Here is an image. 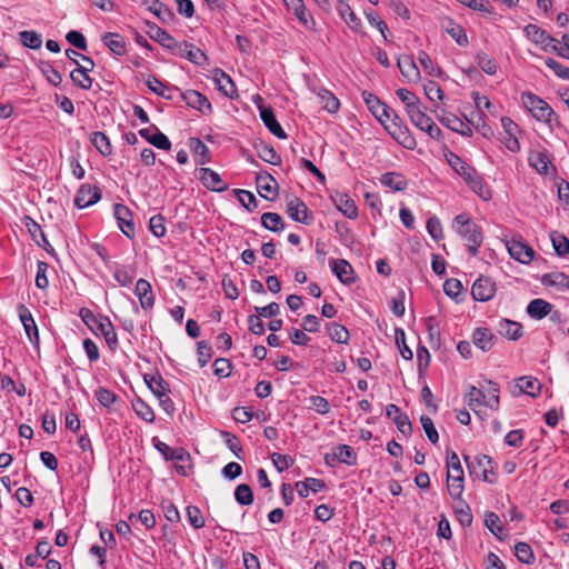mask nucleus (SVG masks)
I'll return each mask as SVG.
<instances>
[{"label": "nucleus", "instance_id": "nucleus-1", "mask_svg": "<svg viewBox=\"0 0 569 569\" xmlns=\"http://www.w3.org/2000/svg\"><path fill=\"white\" fill-rule=\"evenodd\" d=\"M450 167L463 178L467 184L475 191L481 199H491V191L489 187L483 182L482 177L477 170L466 163L460 157L450 152L448 157Z\"/></svg>", "mask_w": 569, "mask_h": 569}, {"label": "nucleus", "instance_id": "nucleus-2", "mask_svg": "<svg viewBox=\"0 0 569 569\" xmlns=\"http://www.w3.org/2000/svg\"><path fill=\"white\" fill-rule=\"evenodd\" d=\"M452 229L467 242L469 253L476 256L483 240L480 227L468 214L461 213L453 219Z\"/></svg>", "mask_w": 569, "mask_h": 569}, {"label": "nucleus", "instance_id": "nucleus-3", "mask_svg": "<svg viewBox=\"0 0 569 569\" xmlns=\"http://www.w3.org/2000/svg\"><path fill=\"white\" fill-rule=\"evenodd\" d=\"M79 316L94 335H101L108 347L114 350L118 346V338L110 319L104 316H96L88 308H81Z\"/></svg>", "mask_w": 569, "mask_h": 569}, {"label": "nucleus", "instance_id": "nucleus-4", "mask_svg": "<svg viewBox=\"0 0 569 569\" xmlns=\"http://www.w3.org/2000/svg\"><path fill=\"white\" fill-rule=\"evenodd\" d=\"M498 393V386L491 381L488 382V388L486 391L471 386L466 395L467 405L473 411H477V409L481 406L496 410L499 407Z\"/></svg>", "mask_w": 569, "mask_h": 569}, {"label": "nucleus", "instance_id": "nucleus-5", "mask_svg": "<svg viewBox=\"0 0 569 569\" xmlns=\"http://www.w3.org/2000/svg\"><path fill=\"white\" fill-rule=\"evenodd\" d=\"M523 107L538 121L550 122L553 116L551 107L538 96L531 92H525L521 96Z\"/></svg>", "mask_w": 569, "mask_h": 569}, {"label": "nucleus", "instance_id": "nucleus-6", "mask_svg": "<svg viewBox=\"0 0 569 569\" xmlns=\"http://www.w3.org/2000/svg\"><path fill=\"white\" fill-rule=\"evenodd\" d=\"M465 461L471 477L481 478L483 481L490 483L495 481V479L490 477V475H493V462L489 456L480 455L473 459L465 456Z\"/></svg>", "mask_w": 569, "mask_h": 569}, {"label": "nucleus", "instance_id": "nucleus-7", "mask_svg": "<svg viewBox=\"0 0 569 569\" xmlns=\"http://www.w3.org/2000/svg\"><path fill=\"white\" fill-rule=\"evenodd\" d=\"M410 121L413 126H416L421 131L426 132L430 138L435 140H440L442 137L441 129L433 122V120L428 117L421 109L418 107L413 111L408 113Z\"/></svg>", "mask_w": 569, "mask_h": 569}, {"label": "nucleus", "instance_id": "nucleus-8", "mask_svg": "<svg viewBox=\"0 0 569 569\" xmlns=\"http://www.w3.org/2000/svg\"><path fill=\"white\" fill-rule=\"evenodd\" d=\"M523 32L529 41L538 46L543 51H552L557 39L552 38L546 30L537 24H528L525 27Z\"/></svg>", "mask_w": 569, "mask_h": 569}, {"label": "nucleus", "instance_id": "nucleus-9", "mask_svg": "<svg viewBox=\"0 0 569 569\" xmlns=\"http://www.w3.org/2000/svg\"><path fill=\"white\" fill-rule=\"evenodd\" d=\"M287 10L292 13L299 23L307 30L316 29V20L307 9L303 0H289L284 3Z\"/></svg>", "mask_w": 569, "mask_h": 569}, {"label": "nucleus", "instance_id": "nucleus-10", "mask_svg": "<svg viewBox=\"0 0 569 569\" xmlns=\"http://www.w3.org/2000/svg\"><path fill=\"white\" fill-rule=\"evenodd\" d=\"M506 248L509 254L520 263H529L533 259V249L520 239L507 240Z\"/></svg>", "mask_w": 569, "mask_h": 569}, {"label": "nucleus", "instance_id": "nucleus-11", "mask_svg": "<svg viewBox=\"0 0 569 569\" xmlns=\"http://www.w3.org/2000/svg\"><path fill=\"white\" fill-rule=\"evenodd\" d=\"M173 51L194 64L204 66L208 63V57L206 53L189 42H177Z\"/></svg>", "mask_w": 569, "mask_h": 569}, {"label": "nucleus", "instance_id": "nucleus-12", "mask_svg": "<svg viewBox=\"0 0 569 569\" xmlns=\"http://www.w3.org/2000/svg\"><path fill=\"white\" fill-rule=\"evenodd\" d=\"M363 99L368 109L380 123L385 124L387 120L392 119V109L381 102L376 96L371 93H363Z\"/></svg>", "mask_w": 569, "mask_h": 569}, {"label": "nucleus", "instance_id": "nucleus-13", "mask_svg": "<svg viewBox=\"0 0 569 569\" xmlns=\"http://www.w3.org/2000/svg\"><path fill=\"white\" fill-rule=\"evenodd\" d=\"M101 198V191L97 187L82 184L76 193L74 204L80 208H87L97 203Z\"/></svg>", "mask_w": 569, "mask_h": 569}, {"label": "nucleus", "instance_id": "nucleus-14", "mask_svg": "<svg viewBox=\"0 0 569 569\" xmlns=\"http://www.w3.org/2000/svg\"><path fill=\"white\" fill-rule=\"evenodd\" d=\"M114 217L118 221L120 230L128 237L133 238L136 233L134 223L132 221V212L124 204L114 206Z\"/></svg>", "mask_w": 569, "mask_h": 569}, {"label": "nucleus", "instance_id": "nucleus-15", "mask_svg": "<svg viewBox=\"0 0 569 569\" xmlns=\"http://www.w3.org/2000/svg\"><path fill=\"white\" fill-rule=\"evenodd\" d=\"M81 60L87 62L88 66H80L79 68L71 71L70 77L74 83L82 89H89L92 84V79L88 76L94 67V62L87 56H81Z\"/></svg>", "mask_w": 569, "mask_h": 569}, {"label": "nucleus", "instance_id": "nucleus-16", "mask_svg": "<svg viewBox=\"0 0 569 569\" xmlns=\"http://www.w3.org/2000/svg\"><path fill=\"white\" fill-rule=\"evenodd\" d=\"M198 177L202 184L212 191L221 192L228 188V184L221 179L220 174L210 168H201Z\"/></svg>", "mask_w": 569, "mask_h": 569}, {"label": "nucleus", "instance_id": "nucleus-17", "mask_svg": "<svg viewBox=\"0 0 569 569\" xmlns=\"http://www.w3.org/2000/svg\"><path fill=\"white\" fill-rule=\"evenodd\" d=\"M256 183L258 192L262 198L272 200L277 196L278 182L269 173L263 172L258 174Z\"/></svg>", "mask_w": 569, "mask_h": 569}, {"label": "nucleus", "instance_id": "nucleus-18", "mask_svg": "<svg viewBox=\"0 0 569 569\" xmlns=\"http://www.w3.org/2000/svg\"><path fill=\"white\" fill-rule=\"evenodd\" d=\"M181 97L189 107L199 110L201 113L207 114L212 110L211 103L207 97L199 91L187 90L181 93Z\"/></svg>", "mask_w": 569, "mask_h": 569}, {"label": "nucleus", "instance_id": "nucleus-19", "mask_svg": "<svg viewBox=\"0 0 569 569\" xmlns=\"http://www.w3.org/2000/svg\"><path fill=\"white\" fill-rule=\"evenodd\" d=\"M496 292V284L489 278H479L472 286L471 295L478 301L490 300Z\"/></svg>", "mask_w": 569, "mask_h": 569}, {"label": "nucleus", "instance_id": "nucleus-20", "mask_svg": "<svg viewBox=\"0 0 569 569\" xmlns=\"http://www.w3.org/2000/svg\"><path fill=\"white\" fill-rule=\"evenodd\" d=\"M438 119L448 129L463 137L470 138L472 136V129L453 113L446 112Z\"/></svg>", "mask_w": 569, "mask_h": 569}, {"label": "nucleus", "instance_id": "nucleus-21", "mask_svg": "<svg viewBox=\"0 0 569 569\" xmlns=\"http://www.w3.org/2000/svg\"><path fill=\"white\" fill-rule=\"evenodd\" d=\"M336 208L347 218L355 219L358 217V208L355 201L346 193L337 192L332 196Z\"/></svg>", "mask_w": 569, "mask_h": 569}, {"label": "nucleus", "instance_id": "nucleus-22", "mask_svg": "<svg viewBox=\"0 0 569 569\" xmlns=\"http://www.w3.org/2000/svg\"><path fill=\"white\" fill-rule=\"evenodd\" d=\"M18 310H19V318L23 325L24 331H26L30 342L38 343V341H39L38 328H37L36 321H34L31 312L23 305L19 306Z\"/></svg>", "mask_w": 569, "mask_h": 569}, {"label": "nucleus", "instance_id": "nucleus-23", "mask_svg": "<svg viewBox=\"0 0 569 569\" xmlns=\"http://www.w3.org/2000/svg\"><path fill=\"white\" fill-rule=\"evenodd\" d=\"M147 33L152 40L157 41L166 49L173 50L177 46V41L156 23H147Z\"/></svg>", "mask_w": 569, "mask_h": 569}, {"label": "nucleus", "instance_id": "nucleus-24", "mask_svg": "<svg viewBox=\"0 0 569 569\" xmlns=\"http://www.w3.org/2000/svg\"><path fill=\"white\" fill-rule=\"evenodd\" d=\"M287 213L289 217L301 223L308 224V208L299 198L292 197L287 202Z\"/></svg>", "mask_w": 569, "mask_h": 569}, {"label": "nucleus", "instance_id": "nucleus-25", "mask_svg": "<svg viewBox=\"0 0 569 569\" xmlns=\"http://www.w3.org/2000/svg\"><path fill=\"white\" fill-rule=\"evenodd\" d=\"M385 127L392 138L405 148L412 150L416 147V140L407 128L398 126L393 120L391 126L385 124Z\"/></svg>", "mask_w": 569, "mask_h": 569}, {"label": "nucleus", "instance_id": "nucleus-26", "mask_svg": "<svg viewBox=\"0 0 569 569\" xmlns=\"http://www.w3.org/2000/svg\"><path fill=\"white\" fill-rule=\"evenodd\" d=\"M496 330L500 336L513 341L522 336V326L509 319H500L496 326Z\"/></svg>", "mask_w": 569, "mask_h": 569}, {"label": "nucleus", "instance_id": "nucleus-27", "mask_svg": "<svg viewBox=\"0 0 569 569\" xmlns=\"http://www.w3.org/2000/svg\"><path fill=\"white\" fill-rule=\"evenodd\" d=\"M397 64H398V68L401 72V74L409 82H417L420 79L419 69H418L412 57L401 56L398 58Z\"/></svg>", "mask_w": 569, "mask_h": 569}, {"label": "nucleus", "instance_id": "nucleus-28", "mask_svg": "<svg viewBox=\"0 0 569 569\" xmlns=\"http://www.w3.org/2000/svg\"><path fill=\"white\" fill-rule=\"evenodd\" d=\"M134 291L142 309L148 310L153 307L154 297L152 293L151 284L147 280L139 279L136 283Z\"/></svg>", "mask_w": 569, "mask_h": 569}, {"label": "nucleus", "instance_id": "nucleus-29", "mask_svg": "<svg viewBox=\"0 0 569 569\" xmlns=\"http://www.w3.org/2000/svg\"><path fill=\"white\" fill-rule=\"evenodd\" d=\"M330 264L332 272L342 283L350 284L355 281L353 269L347 260H332Z\"/></svg>", "mask_w": 569, "mask_h": 569}, {"label": "nucleus", "instance_id": "nucleus-30", "mask_svg": "<svg viewBox=\"0 0 569 569\" xmlns=\"http://www.w3.org/2000/svg\"><path fill=\"white\" fill-rule=\"evenodd\" d=\"M213 80L217 84V89L226 97L233 98L237 94V89L232 79L221 69H216L213 71Z\"/></svg>", "mask_w": 569, "mask_h": 569}, {"label": "nucleus", "instance_id": "nucleus-31", "mask_svg": "<svg viewBox=\"0 0 569 569\" xmlns=\"http://www.w3.org/2000/svg\"><path fill=\"white\" fill-rule=\"evenodd\" d=\"M260 118L269 131L279 139H286L287 134L277 121L273 111L269 108H260Z\"/></svg>", "mask_w": 569, "mask_h": 569}, {"label": "nucleus", "instance_id": "nucleus-32", "mask_svg": "<svg viewBox=\"0 0 569 569\" xmlns=\"http://www.w3.org/2000/svg\"><path fill=\"white\" fill-rule=\"evenodd\" d=\"M495 340V335L487 328H477L472 333L473 345L482 351L490 350Z\"/></svg>", "mask_w": 569, "mask_h": 569}, {"label": "nucleus", "instance_id": "nucleus-33", "mask_svg": "<svg viewBox=\"0 0 569 569\" xmlns=\"http://www.w3.org/2000/svg\"><path fill=\"white\" fill-rule=\"evenodd\" d=\"M529 163L540 174H548L552 163L545 151L535 150L529 154Z\"/></svg>", "mask_w": 569, "mask_h": 569}, {"label": "nucleus", "instance_id": "nucleus-34", "mask_svg": "<svg viewBox=\"0 0 569 569\" xmlns=\"http://www.w3.org/2000/svg\"><path fill=\"white\" fill-rule=\"evenodd\" d=\"M103 44L114 54L123 56L126 53V41L118 33H104L102 36Z\"/></svg>", "mask_w": 569, "mask_h": 569}, {"label": "nucleus", "instance_id": "nucleus-35", "mask_svg": "<svg viewBox=\"0 0 569 569\" xmlns=\"http://www.w3.org/2000/svg\"><path fill=\"white\" fill-rule=\"evenodd\" d=\"M144 381L157 398L163 397L166 393H169L170 391L167 381L158 373L146 375Z\"/></svg>", "mask_w": 569, "mask_h": 569}, {"label": "nucleus", "instance_id": "nucleus-36", "mask_svg": "<svg viewBox=\"0 0 569 569\" xmlns=\"http://www.w3.org/2000/svg\"><path fill=\"white\" fill-rule=\"evenodd\" d=\"M322 488H325V482L317 478H307L296 483L297 492L302 498H307L310 491L316 493Z\"/></svg>", "mask_w": 569, "mask_h": 569}, {"label": "nucleus", "instance_id": "nucleus-37", "mask_svg": "<svg viewBox=\"0 0 569 569\" xmlns=\"http://www.w3.org/2000/svg\"><path fill=\"white\" fill-rule=\"evenodd\" d=\"M517 387L519 388L520 392L531 397L538 396L541 389L539 380L531 376L519 378L517 380Z\"/></svg>", "mask_w": 569, "mask_h": 569}, {"label": "nucleus", "instance_id": "nucleus-38", "mask_svg": "<svg viewBox=\"0 0 569 569\" xmlns=\"http://www.w3.org/2000/svg\"><path fill=\"white\" fill-rule=\"evenodd\" d=\"M189 147L191 148L194 161L197 164H204L209 162V148L198 138H191L189 141Z\"/></svg>", "mask_w": 569, "mask_h": 569}, {"label": "nucleus", "instance_id": "nucleus-39", "mask_svg": "<svg viewBox=\"0 0 569 569\" xmlns=\"http://www.w3.org/2000/svg\"><path fill=\"white\" fill-rule=\"evenodd\" d=\"M380 182L382 186L388 187L393 191H401L407 187L405 177L397 172H387L382 174Z\"/></svg>", "mask_w": 569, "mask_h": 569}, {"label": "nucleus", "instance_id": "nucleus-40", "mask_svg": "<svg viewBox=\"0 0 569 569\" xmlns=\"http://www.w3.org/2000/svg\"><path fill=\"white\" fill-rule=\"evenodd\" d=\"M551 311V305L542 299H535L529 302L527 312L531 318L542 319Z\"/></svg>", "mask_w": 569, "mask_h": 569}, {"label": "nucleus", "instance_id": "nucleus-41", "mask_svg": "<svg viewBox=\"0 0 569 569\" xmlns=\"http://www.w3.org/2000/svg\"><path fill=\"white\" fill-rule=\"evenodd\" d=\"M318 99L322 108L330 113H336L340 108V101L338 98L326 89H321L318 92Z\"/></svg>", "mask_w": 569, "mask_h": 569}, {"label": "nucleus", "instance_id": "nucleus-42", "mask_svg": "<svg viewBox=\"0 0 569 569\" xmlns=\"http://www.w3.org/2000/svg\"><path fill=\"white\" fill-rule=\"evenodd\" d=\"M426 330L428 332L429 345L431 348L440 347V327L435 317H428L425 320Z\"/></svg>", "mask_w": 569, "mask_h": 569}, {"label": "nucleus", "instance_id": "nucleus-43", "mask_svg": "<svg viewBox=\"0 0 569 569\" xmlns=\"http://www.w3.org/2000/svg\"><path fill=\"white\" fill-rule=\"evenodd\" d=\"M147 87L157 96L162 97L168 100H172L173 97L171 94V89L167 87L163 82H161L154 76H149L146 79Z\"/></svg>", "mask_w": 569, "mask_h": 569}, {"label": "nucleus", "instance_id": "nucleus-44", "mask_svg": "<svg viewBox=\"0 0 569 569\" xmlns=\"http://www.w3.org/2000/svg\"><path fill=\"white\" fill-rule=\"evenodd\" d=\"M90 141L102 156L111 154V152H112L111 143H110L108 137L103 132H101V131L93 132L91 134Z\"/></svg>", "mask_w": 569, "mask_h": 569}, {"label": "nucleus", "instance_id": "nucleus-45", "mask_svg": "<svg viewBox=\"0 0 569 569\" xmlns=\"http://www.w3.org/2000/svg\"><path fill=\"white\" fill-rule=\"evenodd\" d=\"M262 226L273 232L283 230L284 223L280 214L274 212H266L261 216Z\"/></svg>", "mask_w": 569, "mask_h": 569}, {"label": "nucleus", "instance_id": "nucleus-46", "mask_svg": "<svg viewBox=\"0 0 569 569\" xmlns=\"http://www.w3.org/2000/svg\"><path fill=\"white\" fill-rule=\"evenodd\" d=\"M485 526L495 535L499 540H503L501 520L495 512H487L485 516Z\"/></svg>", "mask_w": 569, "mask_h": 569}, {"label": "nucleus", "instance_id": "nucleus-47", "mask_svg": "<svg viewBox=\"0 0 569 569\" xmlns=\"http://www.w3.org/2000/svg\"><path fill=\"white\" fill-rule=\"evenodd\" d=\"M542 282L549 286H556L562 289L569 288V277L563 272H550L543 276Z\"/></svg>", "mask_w": 569, "mask_h": 569}, {"label": "nucleus", "instance_id": "nucleus-48", "mask_svg": "<svg viewBox=\"0 0 569 569\" xmlns=\"http://www.w3.org/2000/svg\"><path fill=\"white\" fill-rule=\"evenodd\" d=\"M447 488L453 499H459L463 492V476H448Z\"/></svg>", "mask_w": 569, "mask_h": 569}, {"label": "nucleus", "instance_id": "nucleus-49", "mask_svg": "<svg viewBox=\"0 0 569 569\" xmlns=\"http://www.w3.org/2000/svg\"><path fill=\"white\" fill-rule=\"evenodd\" d=\"M397 96L405 103L407 114L413 111L419 106V99L409 90L400 88L397 90Z\"/></svg>", "mask_w": 569, "mask_h": 569}, {"label": "nucleus", "instance_id": "nucleus-50", "mask_svg": "<svg viewBox=\"0 0 569 569\" xmlns=\"http://www.w3.org/2000/svg\"><path fill=\"white\" fill-rule=\"evenodd\" d=\"M21 43L30 49H39L42 46V38L36 31H21L19 33Z\"/></svg>", "mask_w": 569, "mask_h": 569}, {"label": "nucleus", "instance_id": "nucleus-51", "mask_svg": "<svg viewBox=\"0 0 569 569\" xmlns=\"http://www.w3.org/2000/svg\"><path fill=\"white\" fill-rule=\"evenodd\" d=\"M234 499L242 506L251 505L253 502V493L251 488L246 483L237 486L234 490Z\"/></svg>", "mask_w": 569, "mask_h": 569}, {"label": "nucleus", "instance_id": "nucleus-52", "mask_svg": "<svg viewBox=\"0 0 569 569\" xmlns=\"http://www.w3.org/2000/svg\"><path fill=\"white\" fill-rule=\"evenodd\" d=\"M550 239L558 256H566L569 253V240L567 237L559 232H552L550 234Z\"/></svg>", "mask_w": 569, "mask_h": 569}, {"label": "nucleus", "instance_id": "nucleus-53", "mask_svg": "<svg viewBox=\"0 0 569 569\" xmlns=\"http://www.w3.org/2000/svg\"><path fill=\"white\" fill-rule=\"evenodd\" d=\"M515 555L517 559L523 563L530 565L535 561L533 551L526 542H519L516 545Z\"/></svg>", "mask_w": 569, "mask_h": 569}, {"label": "nucleus", "instance_id": "nucleus-54", "mask_svg": "<svg viewBox=\"0 0 569 569\" xmlns=\"http://www.w3.org/2000/svg\"><path fill=\"white\" fill-rule=\"evenodd\" d=\"M418 60L420 64L422 66L423 70L433 77H440L442 74V70L436 66L432 60L430 59L429 54L425 51H420L418 53Z\"/></svg>", "mask_w": 569, "mask_h": 569}, {"label": "nucleus", "instance_id": "nucleus-55", "mask_svg": "<svg viewBox=\"0 0 569 569\" xmlns=\"http://www.w3.org/2000/svg\"><path fill=\"white\" fill-rule=\"evenodd\" d=\"M447 475L463 476V469L455 451L447 452Z\"/></svg>", "mask_w": 569, "mask_h": 569}, {"label": "nucleus", "instance_id": "nucleus-56", "mask_svg": "<svg viewBox=\"0 0 569 569\" xmlns=\"http://www.w3.org/2000/svg\"><path fill=\"white\" fill-rule=\"evenodd\" d=\"M134 412L144 421L153 422L154 421V412L150 406H148L141 399H138L132 403Z\"/></svg>", "mask_w": 569, "mask_h": 569}, {"label": "nucleus", "instance_id": "nucleus-57", "mask_svg": "<svg viewBox=\"0 0 569 569\" xmlns=\"http://www.w3.org/2000/svg\"><path fill=\"white\" fill-rule=\"evenodd\" d=\"M258 156L261 160L271 164H279L281 162V157L269 144L261 146L258 149Z\"/></svg>", "mask_w": 569, "mask_h": 569}, {"label": "nucleus", "instance_id": "nucleus-58", "mask_svg": "<svg viewBox=\"0 0 569 569\" xmlns=\"http://www.w3.org/2000/svg\"><path fill=\"white\" fill-rule=\"evenodd\" d=\"M335 458L343 463L352 465L355 462V453L350 446L340 445L333 451Z\"/></svg>", "mask_w": 569, "mask_h": 569}, {"label": "nucleus", "instance_id": "nucleus-59", "mask_svg": "<svg viewBox=\"0 0 569 569\" xmlns=\"http://www.w3.org/2000/svg\"><path fill=\"white\" fill-rule=\"evenodd\" d=\"M330 338L338 343H347L349 339V331L341 325L332 323L328 328Z\"/></svg>", "mask_w": 569, "mask_h": 569}, {"label": "nucleus", "instance_id": "nucleus-60", "mask_svg": "<svg viewBox=\"0 0 569 569\" xmlns=\"http://www.w3.org/2000/svg\"><path fill=\"white\" fill-rule=\"evenodd\" d=\"M186 511L188 521L194 529H200L204 526V518L198 507L189 506Z\"/></svg>", "mask_w": 569, "mask_h": 569}, {"label": "nucleus", "instance_id": "nucleus-61", "mask_svg": "<svg viewBox=\"0 0 569 569\" xmlns=\"http://www.w3.org/2000/svg\"><path fill=\"white\" fill-rule=\"evenodd\" d=\"M477 63L479 68L487 74L492 76L497 72L498 67L496 61L485 53H480L477 56Z\"/></svg>", "mask_w": 569, "mask_h": 569}, {"label": "nucleus", "instance_id": "nucleus-62", "mask_svg": "<svg viewBox=\"0 0 569 569\" xmlns=\"http://www.w3.org/2000/svg\"><path fill=\"white\" fill-rule=\"evenodd\" d=\"M546 66L551 69L557 77L563 80H569V68L558 62L552 58H547L545 60Z\"/></svg>", "mask_w": 569, "mask_h": 569}, {"label": "nucleus", "instance_id": "nucleus-63", "mask_svg": "<svg viewBox=\"0 0 569 569\" xmlns=\"http://www.w3.org/2000/svg\"><path fill=\"white\" fill-rule=\"evenodd\" d=\"M96 398L98 400V402L103 406V407H107L109 408L117 399V396L114 395V392H112L111 390L107 389V388H98L96 390Z\"/></svg>", "mask_w": 569, "mask_h": 569}, {"label": "nucleus", "instance_id": "nucleus-64", "mask_svg": "<svg viewBox=\"0 0 569 569\" xmlns=\"http://www.w3.org/2000/svg\"><path fill=\"white\" fill-rule=\"evenodd\" d=\"M149 229L156 237H163L167 231L164 226V218L161 214L151 217L149 221Z\"/></svg>", "mask_w": 569, "mask_h": 569}]
</instances>
